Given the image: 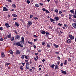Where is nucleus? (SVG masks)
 I'll return each mask as SVG.
<instances>
[{"instance_id": "f257e3e1", "label": "nucleus", "mask_w": 76, "mask_h": 76, "mask_svg": "<svg viewBox=\"0 0 76 76\" xmlns=\"http://www.w3.org/2000/svg\"><path fill=\"white\" fill-rule=\"evenodd\" d=\"M15 44H16V45H18V46H20L21 48H23V45H21L20 43V42H16L15 43Z\"/></svg>"}, {"instance_id": "f03ea898", "label": "nucleus", "mask_w": 76, "mask_h": 76, "mask_svg": "<svg viewBox=\"0 0 76 76\" xmlns=\"http://www.w3.org/2000/svg\"><path fill=\"white\" fill-rule=\"evenodd\" d=\"M47 37L49 39H50L53 38V37L51 34H49L47 36Z\"/></svg>"}, {"instance_id": "7ed1b4c3", "label": "nucleus", "mask_w": 76, "mask_h": 76, "mask_svg": "<svg viewBox=\"0 0 76 76\" xmlns=\"http://www.w3.org/2000/svg\"><path fill=\"white\" fill-rule=\"evenodd\" d=\"M69 37L70 40H73V39H74L75 38V37L72 36V35L69 34Z\"/></svg>"}, {"instance_id": "20e7f679", "label": "nucleus", "mask_w": 76, "mask_h": 76, "mask_svg": "<svg viewBox=\"0 0 76 76\" xmlns=\"http://www.w3.org/2000/svg\"><path fill=\"white\" fill-rule=\"evenodd\" d=\"M25 38L24 37H22L20 41V43H24L25 42Z\"/></svg>"}, {"instance_id": "39448f33", "label": "nucleus", "mask_w": 76, "mask_h": 76, "mask_svg": "<svg viewBox=\"0 0 76 76\" xmlns=\"http://www.w3.org/2000/svg\"><path fill=\"white\" fill-rule=\"evenodd\" d=\"M40 33H41L42 34L45 35V34H46V32H45V31H43V30H42L40 31Z\"/></svg>"}, {"instance_id": "423d86ee", "label": "nucleus", "mask_w": 76, "mask_h": 76, "mask_svg": "<svg viewBox=\"0 0 76 76\" xmlns=\"http://www.w3.org/2000/svg\"><path fill=\"white\" fill-rule=\"evenodd\" d=\"M3 11H4V12H7V11H8V9L6 8L5 7H3Z\"/></svg>"}, {"instance_id": "0eeeda50", "label": "nucleus", "mask_w": 76, "mask_h": 76, "mask_svg": "<svg viewBox=\"0 0 76 76\" xmlns=\"http://www.w3.org/2000/svg\"><path fill=\"white\" fill-rule=\"evenodd\" d=\"M42 10H43V11H45V12H46V13H50V12H49L48 10H45V8H43Z\"/></svg>"}, {"instance_id": "6e6552de", "label": "nucleus", "mask_w": 76, "mask_h": 76, "mask_svg": "<svg viewBox=\"0 0 76 76\" xmlns=\"http://www.w3.org/2000/svg\"><path fill=\"white\" fill-rule=\"evenodd\" d=\"M27 25L28 26H31V25H32V22L31 21H28L27 23Z\"/></svg>"}, {"instance_id": "1a4fd4ad", "label": "nucleus", "mask_w": 76, "mask_h": 76, "mask_svg": "<svg viewBox=\"0 0 76 76\" xmlns=\"http://www.w3.org/2000/svg\"><path fill=\"white\" fill-rule=\"evenodd\" d=\"M20 51H19V50H18L16 52L15 54L16 55H18L19 54H20Z\"/></svg>"}, {"instance_id": "9d476101", "label": "nucleus", "mask_w": 76, "mask_h": 76, "mask_svg": "<svg viewBox=\"0 0 76 76\" xmlns=\"http://www.w3.org/2000/svg\"><path fill=\"white\" fill-rule=\"evenodd\" d=\"M5 25L7 27V28H8L10 27V26L9 25V23H6L5 24Z\"/></svg>"}, {"instance_id": "9b49d317", "label": "nucleus", "mask_w": 76, "mask_h": 76, "mask_svg": "<svg viewBox=\"0 0 76 76\" xmlns=\"http://www.w3.org/2000/svg\"><path fill=\"white\" fill-rule=\"evenodd\" d=\"M26 69H28L29 67V64L28 63H26Z\"/></svg>"}, {"instance_id": "f8f14e48", "label": "nucleus", "mask_w": 76, "mask_h": 76, "mask_svg": "<svg viewBox=\"0 0 76 76\" xmlns=\"http://www.w3.org/2000/svg\"><path fill=\"white\" fill-rule=\"evenodd\" d=\"M1 57L2 58H3V57H5V55H4V53L2 52V53H1Z\"/></svg>"}, {"instance_id": "ddd939ff", "label": "nucleus", "mask_w": 76, "mask_h": 76, "mask_svg": "<svg viewBox=\"0 0 76 76\" xmlns=\"http://www.w3.org/2000/svg\"><path fill=\"white\" fill-rule=\"evenodd\" d=\"M15 25L16 26H17V27H18L19 26V24L18 23L16 22L15 23Z\"/></svg>"}, {"instance_id": "4468645a", "label": "nucleus", "mask_w": 76, "mask_h": 76, "mask_svg": "<svg viewBox=\"0 0 76 76\" xmlns=\"http://www.w3.org/2000/svg\"><path fill=\"white\" fill-rule=\"evenodd\" d=\"M7 37L8 38H11V34L10 33L9 34H8Z\"/></svg>"}, {"instance_id": "2eb2a0df", "label": "nucleus", "mask_w": 76, "mask_h": 76, "mask_svg": "<svg viewBox=\"0 0 76 76\" xmlns=\"http://www.w3.org/2000/svg\"><path fill=\"white\" fill-rule=\"evenodd\" d=\"M61 71L62 73H63V74H67V72L66 71H63V70H61Z\"/></svg>"}, {"instance_id": "dca6fc26", "label": "nucleus", "mask_w": 76, "mask_h": 76, "mask_svg": "<svg viewBox=\"0 0 76 76\" xmlns=\"http://www.w3.org/2000/svg\"><path fill=\"white\" fill-rule=\"evenodd\" d=\"M72 26L75 28H76V24L75 23H73L72 24Z\"/></svg>"}, {"instance_id": "f3484780", "label": "nucleus", "mask_w": 76, "mask_h": 76, "mask_svg": "<svg viewBox=\"0 0 76 76\" xmlns=\"http://www.w3.org/2000/svg\"><path fill=\"white\" fill-rule=\"evenodd\" d=\"M71 40L70 39H69L67 40V42L68 44H70V43H71Z\"/></svg>"}, {"instance_id": "a211bd4d", "label": "nucleus", "mask_w": 76, "mask_h": 76, "mask_svg": "<svg viewBox=\"0 0 76 76\" xmlns=\"http://www.w3.org/2000/svg\"><path fill=\"white\" fill-rule=\"evenodd\" d=\"M55 66V65L54 64H52V65H50V66L51 67V68L52 69H54Z\"/></svg>"}, {"instance_id": "6ab92c4d", "label": "nucleus", "mask_w": 76, "mask_h": 76, "mask_svg": "<svg viewBox=\"0 0 76 76\" xmlns=\"http://www.w3.org/2000/svg\"><path fill=\"white\" fill-rule=\"evenodd\" d=\"M19 38H20V36H19V35H18L15 37V39H19Z\"/></svg>"}, {"instance_id": "aec40b11", "label": "nucleus", "mask_w": 76, "mask_h": 76, "mask_svg": "<svg viewBox=\"0 0 76 76\" xmlns=\"http://www.w3.org/2000/svg\"><path fill=\"white\" fill-rule=\"evenodd\" d=\"M12 16L14 17H15V18H18V16L15 14H13L12 15Z\"/></svg>"}, {"instance_id": "412c9836", "label": "nucleus", "mask_w": 76, "mask_h": 76, "mask_svg": "<svg viewBox=\"0 0 76 76\" xmlns=\"http://www.w3.org/2000/svg\"><path fill=\"white\" fill-rule=\"evenodd\" d=\"M35 6L36 7H39V5L38 4H35Z\"/></svg>"}, {"instance_id": "4be33fe9", "label": "nucleus", "mask_w": 76, "mask_h": 76, "mask_svg": "<svg viewBox=\"0 0 76 76\" xmlns=\"http://www.w3.org/2000/svg\"><path fill=\"white\" fill-rule=\"evenodd\" d=\"M20 69L22 70H23V66L22 65H21L20 66Z\"/></svg>"}, {"instance_id": "5701e85b", "label": "nucleus", "mask_w": 76, "mask_h": 76, "mask_svg": "<svg viewBox=\"0 0 76 76\" xmlns=\"http://www.w3.org/2000/svg\"><path fill=\"white\" fill-rule=\"evenodd\" d=\"M70 12H71V13H74V9H72V10L70 11Z\"/></svg>"}, {"instance_id": "b1692460", "label": "nucleus", "mask_w": 76, "mask_h": 76, "mask_svg": "<svg viewBox=\"0 0 76 76\" xmlns=\"http://www.w3.org/2000/svg\"><path fill=\"white\" fill-rule=\"evenodd\" d=\"M54 19H56V20L57 21L59 20V18H58V17H56L55 18H54Z\"/></svg>"}, {"instance_id": "393cba45", "label": "nucleus", "mask_w": 76, "mask_h": 76, "mask_svg": "<svg viewBox=\"0 0 76 76\" xmlns=\"http://www.w3.org/2000/svg\"><path fill=\"white\" fill-rule=\"evenodd\" d=\"M53 45L55 46V48H58V45H56V44H54Z\"/></svg>"}, {"instance_id": "a878e982", "label": "nucleus", "mask_w": 76, "mask_h": 76, "mask_svg": "<svg viewBox=\"0 0 76 76\" xmlns=\"http://www.w3.org/2000/svg\"><path fill=\"white\" fill-rule=\"evenodd\" d=\"M50 44H51V45L52 44L51 43H50V44H48V43L47 44V47H50V46H51V45H50Z\"/></svg>"}, {"instance_id": "bb28decb", "label": "nucleus", "mask_w": 76, "mask_h": 76, "mask_svg": "<svg viewBox=\"0 0 76 76\" xmlns=\"http://www.w3.org/2000/svg\"><path fill=\"white\" fill-rule=\"evenodd\" d=\"M12 7H14V8H16V5L15 4H12Z\"/></svg>"}, {"instance_id": "cd10ccee", "label": "nucleus", "mask_w": 76, "mask_h": 76, "mask_svg": "<svg viewBox=\"0 0 76 76\" xmlns=\"http://www.w3.org/2000/svg\"><path fill=\"white\" fill-rule=\"evenodd\" d=\"M55 70H57L58 69V66L57 65H56L55 67Z\"/></svg>"}, {"instance_id": "c85d7f7f", "label": "nucleus", "mask_w": 76, "mask_h": 76, "mask_svg": "<svg viewBox=\"0 0 76 76\" xmlns=\"http://www.w3.org/2000/svg\"><path fill=\"white\" fill-rule=\"evenodd\" d=\"M50 20H51V22H54V21H55L54 20H53L51 18H50Z\"/></svg>"}, {"instance_id": "c756f323", "label": "nucleus", "mask_w": 76, "mask_h": 76, "mask_svg": "<svg viewBox=\"0 0 76 76\" xmlns=\"http://www.w3.org/2000/svg\"><path fill=\"white\" fill-rule=\"evenodd\" d=\"M15 40V39L14 38V37H12L10 39V40L11 41H14V40Z\"/></svg>"}, {"instance_id": "7c9ffc66", "label": "nucleus", "mask_w": 76, "mask_h": 76, "mask_svg": "<svg viewBox=\"0 0 76 76\" xmlns=\"http://www.w3.org/2000/svg\"><path fill=\"white\" fill-rule=\"evenodd\" d=\"M54 11L56 13H58V10L55 9Z\"/></svg>"}, {"instance_id": "2f4dec72", "label": "nucleus", "mask_w": 76, "mask_h": 76, "mask_svg": "<svg viewBox=\"0 0 76 76\" xmlns=\"http://www.w3.org/2000/svg\"><path fill=\"white\" fill-rule=\"evenodd\" d=\"M72 16L74 18H76V14H74L72 15Z\"/></svg>"}, {"instance_id": "473e14b6", "label": "nucleus", "mask_w": 76, "mask_h": 76, "mask_svg": "<svg viewBox=\"0 0 76 76\" xmlns=\"http://www.w3.org/2000/svg\"><path fill=\"white\" fill-rule=\"evenodd\" d=\"M64 64H65V65H67V60H65Z\"/></svg>"}, {"instance_id": "72a5a7b5", "label": "nucleus", "mask_w": 76, "mask_h": 76, "mask_svg": "<svg viewBox=\"0 0 76 76\" xmlns=\"http://www.w3.org/2000/svg\"><path fill=\"white\" fill-rule=\"evenodd\" d=\"M24 56L25 57V58H26V59H28L29 58V57L26 56V55H24Z\"/></svg>"}, {"instance_id": "f704fd0d", "label": "nucleus", "mask_w": 76, "mask_h": 76, "mask_svg": "<svg viewBox=\"0 0 76 76\" xmlns=\"http://www.w3.org/2000/svg\"><path fill=\"white\" fill-rule=\"evenodd\" d=\"M24 57H25V56L23 55L21 56V58H22V59H24Z\"/></svg>"}, {"instance_id": "c9c22d12", "label": "nucleus", "mask_w": 76, "mask_h": 76, "mask_svg": "<svg viewBox=\"0 0 76 76\" xmlns=\"http://www.w3.org/2000/svg\"><path fill=\"white\" fill-rule=\"evenodd\" d=\"M28 43L30 44H31V45H32V44H33V43H32V42H30L29 41L28 42Z\"/></svg>"}, {"instance_id": "e433bc0d", "label": "nucleus", "mask_w": 76, "mask_h": 76, "mask_svg": "<svg viewBox=\"0 0 76 76\" xmlns=\"http://www.w3.org/2000/svg\"><path fill=\"white\" fill-rule=\"evenodd\" d=\"M10 54H12V55H13V50H12L10 52Z\"/></svg>"}, {"instance_id": "4c0bfd02", "label": "nucleus", "mask_w": 76, "mask_h": 76, "mask_svg": "<svg viewBox=\"0 0 76 76\" xmlns=\"http://www.w3.org/2000/svg\"><path fill=\"white\" fill-rule=\"evenodd\" d=\"M64 26L66 28H68V26H67V25H66L65 24H64Z\"/></svg>"}, {"instance_id": "58836bf2", "label": "nucleus", "mask_w": 76, "mask_h": 76, "mask_svg": "<svg viewBox=\"0 0 76 76\" xmlns=\"http://www.w3.org/2000/svg\"><path fill=\"white\" fill-rule=\"evenodd\" d=\"M4 40V39L3 38H1L0 39V41H3Z\"/></svg>"}, {"instance_id": "ea45409f", "label": "nucleus", "mask_w": 76, "mask_h": 76, "mask_svg": "<svg viewBox=\"0 0 76 76\" xmlns=\"http://www.w3.org/2000/svg\"><path fill=\"white\" fill-rule=\"evenodd\" d=\"M33 18V15H31L30 16V18L32 19Z\"/></svg>"}, {"instance_id": "a19ab883", "label": "nucleus", "mask_w": 76, "mask_h": 76, "mask_svg": "<svg viewBox=\"0 0 76 76\" xmlns=\"http://www.w3.org/2000/svg\"><path fill=\"white\" fill-rule=\"evenodd\" d=\"M27 2L28 4H29V3H30V1H29V0H27Z\"/></svg>"}, {"instance_id": "79ce46f5", "label": "nucleus", "mask_w": 76, "mask_h": 76, "mask_svg": "<svg viewBox=\"0 0 76 76\" xmlns=\"http://www.w3.org/2000/svg\"><path fill=\"white\" fill-rule=\"evenodd\" d=\"M14 32H15V34H18V32H17V31L14 30Z\"/></svg>"}, {"instance_id": "37998d69", "label": "nucleus", "mask_w": 76, "mask_h": 76, "mask_svg": "<svg viewBox=\"0 0 76 76\" xmlns=\"http://www.w3.org/2000/svg\"><path fill=\"white\" fill-rule=\"evenodd\" d=\"M34 19H35V20H38V18L37 17H34Z\"/></svg>"}, {"instance_id": "c03bdc74", "label": "nucleus", "mask_w": 76, "mask_h": 76, "mask_svg": "<svg viewBox=\"0 0 76 76\" xmlns=\"http://www.w3.org/2000/svg\"><path fill=\"white\" fill-rule=\"evenodd\" d=\"M58 25H59V26H62V24H61L60 23H59L58 24Z\"/></svg>"}, {"instance_id": "a18cd8bd", "label": "nucleus", "mask_w": 76, "mask_h": 76, "mask_svg": "<svg viewBox=\"0 0 76 76\" xmlns=\"http://www.w3.org/2000/svg\"><path fill=\"white\" fill-rule=\"evenodd\" d=\"M61 13H62V12L61 11H60L59 12V15H61Z\"/></svg>"}, {"instance_id": "49530a36", "label": "nucleus", "mask_w": 76, "mask_h": 76, "mask_svg": "<svg viewBox=\"0 0 76 76\" xmlns=\"http://www.w3.org/2000/svg\"><path fill=\"white\" fill-rule=\"evenodd\" d=\"M46 35H49V33L48 31H47L46 33Z\"/></svg>"}, {"instance_id": "de8ad7c7", "label": "nucleus", "mask_w": 76, "mask_h": 76, "mask_svg": "<svg viewBox=\"0 0 76 76\" xmlns=\"http://www.w3.org/2000/svg\"><path fill=\"white\" fill-rule=\"evenodd\" d=\"M42 45H45V42H42Z\"/></svg>"}, {"instance_id": "09e8293b", "label": "nucleus", "mask_w": 76, "mask_h": 76, "mask_svg": "<svg viewBox=\"0 0 76 76\" xmlns=\"http://www.w3.org/2000/svg\"><path fill=\"white\" fill-rule=\"evenodd\" d=\"M34 42H36V41H37V39L36 38L35 39H34Z\"/></svg>"}, {"instance_id": "8fccbe9b", "label": "nucleus", "mask_w": 76, "mask_h": 76, "mask_svg": "<svg viewBox=\"0 0 76 76\" xmlns=\"http://www.w3.org/2000/svg\"><path fill=\"white\" fill-rule=\"evenodd\" d=\"M55 54H59V52H55Z\"/></svg>"}, {"instance_id": "3c124183", "label": "nucleus", "mask_w": 76, "mask_h": 76, "mask_svg": "<svg viewBox=\"0 0 76 76\" xmlns=\"http://www.w3.org/2000/svg\"><path fill=\"white\" fill-rule=\"evenodd\" d=\"M38 53H40L41 52V49H39L38 50Z\"/></svg>"}, {"instance_id": "603ef678", "label": "nucleus", "mask_w": 76, "mask_h": 76, "mask_svg": "<svg viewBox=\"0 0 76 76\" xmlns=\"http://www.w3.org/2000/svg\"><path fill=\"white\" fill-rule=\"evenodd\" d=\"M33 37H35V38H37V37H38V36H37L36 35H33Z\"/></svg>"}, {"instance_id": "864d4df0", "label": "nucleus", "mask_w": 76, "mask_h": 76, "mask_svg": "<svg viewBox=\"0 0 76 76\" xmlns=\"http://www.w3.org/2000/svg\"><path fill=\"white\" fill-rule=\"evenodd\" d=\"M39 4H40V5H41V6H43L44 5V4H42V3H40Z\"/></svg>"}, {"instance_id": "5fc2aeb1", "label": "nucleus", "mask_w": 76, "mask_h": 76, "mask_svg": "<svg viewBox=\"0 0 76 76\" xmlns=\"http://www.w3.org/2000/svg\"><path fill=\"white\" fill-rule=\"evenodd\" d=\"M32 69H33V70H35V68L33 66L32 67H31Z\"/></svg>"}, {"instance_id": "6e6d98bb", "label": "nucleus", "mask_w": 76, "mask_h": 76, "mask_svg": "<svg viewBox=\"0 0 76 76\" xmlns=\"http://www.w3.org/2000/svg\"><path fill=\"white\" fill-rule=\"evenodd\" d=\"M42 67V65H39V66H38V68H39V67Z\"/></svg>"}, {"instance_id": "4d7b16f0", "label": "nucleus", "mask_w": 76, "mask_h": 76, "mask_svg": "<svg viewBox=\"0 0 76 76\" xmlns=\"http://www.w3.org/2000/svg\"><path fill=\"white\" fill-rule=\"evenodd\" d=\"M33 47H34V48H37V46L35 45H34L33 46Z\"/></svg>"}, {"instance_id": "13d9d810", "label": "nucleus", "mask_w": 76, "mask_h": 76, "mask_svg": "<svg viewBox=\"0 0 76 76\" xmlns=\"http://www.w3.org/2000/svg\"><path fill=\"white\" fill-rule=\"evenodd\" d=\"M6 65L7 66H8V65H9V63H7L6 64Z\"/></svg>"}, {"instance_id": "bf43d9fd", "label": "nucleus", "mask_w": 76, "mask_h": 76, "mask_svg": "<svg viewBox=\"0 0 76 76\" xmlns=\"http://www.w3.org/2000/svg\"><path fill=\"white\" fill-rule=\"evenodd\" d=\"M36 58H37V59H38L39 57H38V56H36Z\"/></svg>"}, {"instance_id": "052dcab7", "label": "nucleus", "mask_w": 76, "mask_h": 76, "mask_svg": "<svg viewBox=\"0 0 76 76\" xmlns=\"http://www.w3.org/2000/svg\"><path fill=\"white\" fill-rule=\"evenodd\" d=\"M16 19H17V18H14L13 19V20H16Z\"/></svg>"}, {"instance_id": "680f3d73", "label": "nucleus", "mask_w": 76, "mask_h": 76, "mask_svg": "<svg viewBox=\"0 0 76 76\" xmlns=\"http://www.w3.org/2000/svg\"><path fill=\"white\" fill-rule=\"evenodd\" d=\"M0 29L1 31H3V28L2 27H0Z\"/></svg>"}, {"instance_id": "e2e57ef3", "label": "nucleus", "mask_w": 76, "mask_h": 76, "mask_svg": "<svg viewBox=\"0 0 76 76\" xmlns=\"http://www.w3.org/2000/svg\"><path fill=\"white\" fill-rule=\"evenodd\" d=\"M8 1L10 3H12V0H8Z\"/></svg>"}, {"instance_id": "0e129e2a", "label": "nucleus", "mask_w": 76, "mask_h": 76, "mask_svg": "<svg viewBox=\"0 0 76 76\" xmlns=\"http://www.w3.org/2000/svg\"><path fill=\"white\" fill-rule=\"evenodd\" d=\"M42 61L43 62V63H44V61H45V59H43L42 60Z\"/></svg>"}, {"instance_id": "69168bd1", "label": "nucleus", "mask_w": 76, "mask_h": 76, "mask_svg": "<svg viewBox=\"0 0 76 76\" xmlns=\"http://www.w3.org/2000/svg\"><path fill=\"white\" fill-rule=\"evenodd\" d=\"M21 21H22V23L23 24V23H25V22L24 21L21 20Z\"/></svg>"}, {"instance_id": "338daca9", "label": "nucleus", "mask_w": 76, "mask_h": 76, "mask_svg": "<svg viewBox=\"0 0 76 76\" xmlns=\"http://www.w3.org/2000/svg\"><path fill=\"white\" fill-rule=\"evenodd\" d=\"M5 6H6V7H7V8H8V7H9L8 6V5H7L6 4H5Z\"/></svg>"}, {"instance_id": "774afa93", "label": "nucleus", "mask_w": 76, "mask_h": 76, "mask_svg": "<svg viewBox=\"0 0 76 76\" xmlns=\"http://www.w3.org/2000/svg\"><path fill=\"white\" fill-rule=\"evenodd\" d=\"M72 14H69V17H72Z\"/></svg>"}]
</instances>
